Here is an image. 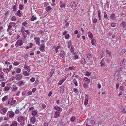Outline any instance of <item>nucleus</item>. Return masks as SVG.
<instances>
[{
  "instance_id": "48",
  "label": "nucleus",
  "mask_w": 126,
  "mask_h": 126,
  "mask_svg": "<svg viewBox=\"0 0 126 126\" xmlns=\"http://www.w3.org/2000/svg\"><path fill=\"white\" fill-rule=\"evenodd\" d=\"M19 63L17 62H14L13 65L15 66H16L19 64Z\"/></svg>"
},
{
  "instance_id": "33",
  "label": "nucleus",
  "mask_w": 126,
  "mask_h": 126,
  "mask_svg": "<svg viewBox=\"0 0 126 126\" xmlns=\"http://www.w3.org/2000/svg\"><path fill=\"white\" fill-rule=\"evenodd\" d=\"M61 47L60 46H58L55 49V52L57 53L59 51V50H58V49L60 48Z\"/></svg>"
},
{
  "instance_id": "32",
  "label": "nucleus",
  "mask_w": 126,
  "mask_h": 126,
  "mask_svg": "<svg viewBox=\"0 0 126 126\" xmlns=\"http://www.w3.org/2000/svg\"><path fill=\"white\" fill-rule=\"evenodd\" d=\"M28 24V23L26 22V21H25L22 23V25L25 27H27Z\"/></svg>"
},
{
  "instance_id": "6",
  "label": "nucleus",
  "mask_w": 126,
  "mask_h": 126,
  "mask_svg": "<svg viewBox=\"0 0 126 126\" xmlns=\"http://www.w3.org/2000/svg\"><path fill=\"white\" fill-rule=\"evenodd\" d=\"M40 38L39 37H34V39L36 45H39L40 43Z\"/></svg>"
},
{
  "instance_id": "38",
  "label": "nucleus",
  "mask_w": 126,
  "mask_h": 126,
  "mask_svg": "<svg viewBox=\"0 0 126 126\" xmlns=\"http://www.w3.org/2000/svg\"><path fill=\"white\" fill-rule=\"evenodd\" d=\"M65 80V79H62L58 83V84L60 85H61Z\"/></svg>"
},
{
  "instance_id": "4",
  "label": "nucleus",
  "mask_w": 126,
  "mask_h": 126,
  "mask_svg": "<svg viewBox=\"0 0 126 126\" xmlns=\"http://www.w3.org/2000/svg\"><path fill=\"white\" fill-rule=\"evenodd\" d=\"M16 25V23H15L13 22H11L9 23L7 25V26L8 27L7 30H9L12 27H14V26Z\"/></svg>"
},
{
  "instance_id": "39",
  "label": "nucleus",
  "mask_w": 126,
  "mask_h": 126,
  "mask_svg": "<svg viewBox=\"0 0 126 126\" xmlns=\"http://www.w3.org/2000/svg\"><path fill=\"white\" fill-rule=\"evenodd\" d=\"M89 83H84L83 84V86L85 88H88V84Z\"/></svg>"
},
{
  "instance_id": "62",
  "label": "nucleus",
  "mask_w": 126,
  "mask_h": 126,
  "mask_svg": "<svg viewBox=\"0 0 126 126\" xmlns=\"http://www.w3.org/2000/svg\"><path fill=\"white\" fill-rule=\"evenodd\" d=\"M78 56L77 55H74L73 57V58L74 60H76V59H78Z\"/></svg>"
},
{
  "instance_id": "3",
  "label": "nucleus",
  "mask_w": 126,
  "mask_h": 126,
  "mask_svg": "<svg viewBox=\"0 0 126 126\" xmlns=\"http://www.w3.org/2000/svg\"><path fill=\"white\" fill-rule=\"evenodd\" d=\"M23 44V41L22 40H18L15 44V46L16 47H18L19 46H20Z\"/></svg>"
},
{
  "instance_id": "37",
  "label": "nucleus",
  "mask_w": 126,
  "mask_h": 126,
  "mask_svg": "<svg viewBox=\"0 0 126 126\" xmlns=\"http://www.w3.org/2000/svg\"><path fill=\"white\" fill-rule=\"evenodd\" d=\"M86 56L88 59L92 57L91 54L89 53H86Z\"/></svg>"
},
{
  "instance_id": "55",
  "label": "nucleus",
  "mask_w": 126,
  "mask_h": 126,
  "mask_svg": "<svg viewBox=\"0 0 126 126\" xmlns=\"http://www.w3.org/2000/svg\"><path fill=\"white\" fill-rule=\"evenodd\" d=\"M116 23H111V26L112 27H114L116 26Z\"/></svg>"
},
{
  "instance_id": "35",
  "label": "nucleus",
  "mask_w": 126,
  "mask_h": 126,
  "mask_svg": "<svg viewBox=\"0 0 126 126\" xmlns=\"http://www.w3.org/2000/svg\"><path fill=\"white\" fill-rule=\"evenodd\" d=\"M76 117L74 116L72 117L70 119V120L71 122H73L75 121L76 120Z\"/></svg>"
},
{
  "instance_id": "10",
  "label": "nucleus",
  "mask_w": 126,
  "mask_h": 126,
  "mask_svg": "<svg viewBox=\"0 0 126 126\" xmlns=\"http://www.w3.org/2000/svg\"><path fill=\"white\" fill-rule=\"evenodd\" d=\"M61 112L56 111L54 113V117L55 118H57L60 116V113Z\"/></svg>"
},
{
  "instance_id": "49",
  "label": "nucleus",
  "mask_w": 126,
  "mask_h": 126,
  "mask_svg": "<svg viewBox=\"0 0 126 126\" xmlns=\"http://www.w3.org/2000/svg\"><path fill=\"white\" fill-rule=\"evenodd\" d=\"M16 5H15L13 6H12V8L14 11H15L16 10Z\"/></svg>"
},
{
  "instance_id": "7",
  "label": "nucleus",
  "mask_w": 126,
  "mask_h": 126,
  "mask_svg": "<svg viewBox=\"0 0 126 126\" xmlns=\"http://www.w3.org/2000/svg\"><path fill=\"white\" fill-rule=\"evenodd\" d=\"M7 111L6 109L5 108H4L0 110V113L2 115H4L7 112Z\"/></svg>"
},
{
  "instance_id": "60",
  "label": "nucleus",
  "mask_w": 126,
  "mask_h": 126,
  "mask_svg": "<svg viewBox=\"0 0 126 126\" xmlns=\"http://www.w3.org/2000/svg\"><path fill=\"white\" fill-rule=\"evenodd\" d=\"M4 78V76L2 74H0V79H3Z\"/></svg>"
},
{
  "instance_id": "9",
  "label": "nucleus",
  "mask_w": 126,
  "mask_h": 126,
  "mask_svg": "<svg viewBox=\"0 0 126 126\" xmlns=\"http://www.w3.org/2000/svg\"><path fill=\"white\" fill-rule=\"evenodd\" d=\"M119 76L118 72H115L114 76L115 80H117L119 78Z\"/></svg>"
},
{
  "instance_id": "54",
  "label": "nucleus",
  "mask_w": 126,
  "mask_h": 126,
  "mask_svg": "<svg viewBox=\"0 0 126 126\" xmlns=\"http://www.w3.org/2000/svg\"><path fill=\"white\" fill-rule=\"evenodd\" d=\"M126 49H123L122 50L121 53L123 55L126 51Z\"/></svg>"
},
{
  "instance_id": "57",
  "label": "nucleus",
  "mask_w": 126,
  "mask_h": 126,
  "mask_svg": "<svg viewBox=\"0 0 126 126\" xmlns=\"http://www.w3.org/2000/svg\"><path fill=\"white\" fill-rule=\"evenodd\" d=\"M23 5L21 4H20L19 5V9L20 10H22V7H23Z\"/></svg>"
},
{
  "instance_id": "8",
  "label": "nucleus",
  "mask_w": 126,
  "mask_h": 126,
  "mask_svg": "<svg viewBox=\"0 0 126 126\" xmlns=\"http://www.w3.org/2000/svg\"><path fill=\"white\" fill-rule=\"evenodd\" d=\"M22 77V75L20 74H18L16 76L15 78L16 80H20Z\"/></svg>"
},
{
  "instance_id": "25",
  "label": "nucleus",
  "mask_w": 126,
  "mask_h": 126,
  "mask_svg": "<svg viewBox=\"0 0 126 126\" xmlns=\"http://www.w3.org/2000/svg\"><path fill=\"white\" fill-rule=\"evenodd\" d=\"M92 44V45H94L96 43V41L95 39H93L91 40Z\"/></svg>"
},
{
  "instance_id": "58",
  "label": "nucleus",
  "mask_w": 126,
  "mask_h": 126,
  "mask_svg": "<svg viewBox=\"0 0 126 126\" xmlns=\"http://www.w3.org/2000/svg\"><path fill=\"white\" fill-rule=\"evenodd\" d=\"M124 89V88L123 86H120L119 87V90H123Z\"/></svg>"
},
{
  "instance_id": "23",
  "label": "nucleus",
  "mask_w": 126,
  "mask_h": 126,
  "mask_svg": "<svg viewBox=\"0 0 126 126\" xmlns=\"http://www.w3.org/2000/svg\"><path fill=\"white\" fill-rule=\"evenodd\" d=\"M24 68L27 70L28 72H29L30 70V68L29 66L25 65Z\"/></svg>"
},
{
  "instance_id": "13",
  "label": "nucleus",
  "mask_w": 126,
  "mask_h": 126,
  "mask_svg": "<svg viewBox=\"0 0 126 126\" xmlns=\"http://www.w3.org/2000/svg\"><path fill=\"white\" fill-rule=\"evenodd\" d=\"M54 109L57 110V111L61 112L62 111V109L60 107L57 106H55L54 108Z\"/></svg>"
},
{
  "instance_id": "1",
  "label": "nucleus",
  "mask_w": 126,
  "mask_h": 126,
  "mask_svg": "<svg viewBox=\"0 0 126 126\" xmlns=\"http://www.w3.org/2000/svg\"><path fill=\"white\" fill-rule=\"evenodd\" d=\"M34 109L33 107H31L29 109V111L32 113V116H35L37 114L38 111L36 110H34Z\"/></svg>"
},
{
  "instance_id": "19",
  "label": "nucleus",
  "mask_w": 126,
  "mask_h": 126,
  "mask_svg": "<svg viewBox=\"0 0 126 126\" xmlns=\"http://www.w3.org/2000/svg\"><path fill=\"white\" fill-rule=\"evenodd\" d=\"M16 16H19V17H21V14L20 13V11L18 10L17 11L16 13L15 14Z\"/></svg>"
},
{
  "instance_id": "15",
  "label": "nucleus",
  "mask_w": 126,
  "mask_h": 126,
  "mask_svg": "<svg viewBox=\"0 0 126 126\" xmlns=\"http://www.w3.org/2000/svg\"><path fill=\"white\" fill-rule=\"evenodd\" d=\"M120 26L122 27L124 29H126V23L125 22H123L120 24Z\"/></svg>"
},
{
  "instance_id": "56",
  "label": "nucleus",
  "mask_w": 126,
  "mask_h": 126,
  "mask_svg": "<svg viewBox=\"0 0 126 126\" xmlns=\"http://www.w3.org/2000/svg\"><path fill=\"white\" fill-rule=\"evenodd\" d=\"M75 69V68L74 66H72L69 67L68 68V70H74Z\"/></svg>"
},
{
  "instance_id": "40",
  "label": "nucleus",
  "mask_w": 126,
  "mask_h": 126,
  "mask_svg": "<svg viewBox=\"0 0 126 126\" xmlns=\"http://www.w3.org/2000/svg\"><path fill=\"white\" fill-rule=\"evenodd\" d=\"M54 69H51L50 74V77H51L52 75H53L54 72Z\"/></svg>"
},
{
  "instance_id": "31",
  "label": "nucleus",
  "mask_w": 126,
  "mask_h": 126,
  "mask_svg": "<svg viewBox=\"0 0 126 126\" xmlns=\"http://www.w3.org/2000/svg\"><path fill=\"white\" fill-rule=\"evenodd\" d=\"M91 73L90 72H86L85 73V75L89 77L91 75Z\"/></svg>"
},
{
  "instance_id": "42",
  "label": "nucleus",
  "mask_w": 126,
  "mask_h": 126,
  "mask_svg": "<svg viewBox=\"0 0 126 126\" xmlns=\"http://www.w3.org/2000/svg\"><path fill=\"white\" fill-rule=\"evenodd\" d=\"M22 34L23 35L24 37V39H25L27 36V34L25 32H21Z\"/></svg>"
},
{
  "instance_id": "28",
  "label": "nucleus",
  "mask_w": 126,
  "mask_h": 126,
  "mask_svg": "<svg viewBox=\"0 0 126 126\" xmlns=\"http://www.w3.org/2000/svg\"><path fill=\"white\" fill-rule=\"evenodd\" d=\"M115 16V14H111L110 16V18L111 19L114 20Z\"/></svg>"
},
{
  "instance_id": "53",
  "label": "nucleus",
  "mask_w": 126,
  "mask_h": 126,
  "mask_svg": "<svg viewBox=\"0 0 126 126\" xmlns=\"http://www.w3.org/2000/svg\"><path fill=\"white\" fill-rule=\"evenodd\" d=\"M8 68L6 69L4 68L3 70V71L6 73H8Z\"/></svg>"
},
{
  "instance_id": "64",
  "label": "nucleus",
  "mask_w": 126,
  "mask_h": 126,
  "mask_svg": "<svg viewBox=\"0 0 126 126\" xmlns=\"http://www.w3.org/2000/svg\"><path fill=\"white\" fill-rule=\"evenodd\" d=\"M122 112L125 114H126V109L125 108H124L122 110Z\"/></svg>"
},
{
  "instance_id": "61",
  "label": "nucleus",
  "mask_w": 126,
  "mask_h": 126,
  "mask_svg": "<svg viewBox=\"0 0 126 126\" xmlns=\"http://www.w3.org/2000/svg\"><path fill=\"white\" fill-rule=\"evenodd\" d=\"M3 120L4 121H8L9 118L7 117H3Z\"/></svg>"
},
{
  "instance_id": "11",
  "label": "nucleus",
  "mask_w": 126,
  "mask_h": 126,
  "mask_svg": "<svg viewBox=\"0 0 126 126\" xmlns=\"http://www.w3.org/2000/svg\"><path fill=\"white\" fill-rule=\"evenodd\" d=\"M31 122L33 124H34L36 121V118L35 117H32L30 119Z\"/></svg>"
},
{
  "instance_id": "41",
  "label": "nucleus",
  "mask_w": 126,
  "mask_h": 126,
  "mask_svg": "<svg viewBox=\"0 0 126 126\" xmlns=\"http://www.w3.org/2000/svg\"><path fill=\"white\" fill-rule=\"evenodd\" d=\"M62 2H60V7L61 8H63V7H64L65 6V5L64 3L63 4H62Z\"/></svg>"
},
{
  "instance_id": "36",
  "label": "nucleus",
  "mask_w": 126,
  "mask_h": 126,
  "mask_svg": "<svg viewBox=\"0 0 126 126\" xmlns=\"http://www.w3.org/2000/svg\"><path fill=\"white\" fill-rule=\"evenodd\" d=\"M73 83H74L75 85L76 86H77L78 85V83L77 82V80L75 79H73Z\"/></svg>"
},
{
  "instance_id": "50",
  "label": "nucleus",
  "mask_w": 126,
  "mask_h": 126,
  "mask_svg": "<svg viewBox=\"0 0 126 126\" xmlns=\"http://www.w3.org/2000/svg\"><path fill=\"white\" fill-rule=\"evenodd\" d=\"M25 28L23 26H22L21 28V32H24L25 31Z\"/></svg>"
},
{
  "instance_id": "52",
  "label": "nucleus",
  "mask_w": 126,
  "mask_h": 126,
  "mask_svg": "<svg viewBox=\"0 0 126 126\" xmlns=\"http://www.w3.org/2000/svg\"><path fill=\"white\" fill-rule=\"evenodd\" d=\"M70 38V36L68 34H67L65 36V38L66 39H68Z\"/></svg>"
},
{
  "instance_id": "14",
  "label": "nucleus",
  "mask_w": 126,
  "mask_h": 126,
  "mask_svg": "<svg viewBox=\"0 0 126 126\" xmlns=\"http://www.w3.org/2000/svg\"><path fill=\"white\" fill-rule=\"evenodd\" d=\"M65 52L63 51H62L60 52V55L61 57L63 58L65 55Z\"/></svg>"
},
{
  "instance_id": "29",
  "label": "nucleus",
  "mask_w": 126,
  "mask_h": 126,
  "mask_svg": "<svg viewBox=\"0 0 126 126\" xmlns=\"http://www.w3.org/2000/svg\"><path fill=\"white\" fill-rule=\"evenodd\" d=\"M17 123L16 121H14L10 125V126H17Z\"/></svg>"
},
{
  "instance_id": "30",
  "label": "nucleus",
  "mask_w": 126,
  "mask_h": 126,
  "mask_svg": "<svg viewBox=\"0 0 126 126\" xmlns=\"http://www.w3.org/2000/svg\"><path fill=\"white\" fill-rule=\"evenodd\" d=\"M14 115L15 114L13 112H11L9 114V116L10 118H12L14 116Z\"/></svg>"
},
{
  "instance_id": "22",
  "label": "nucleus",
  "mask_w": 126,
  "mask_h": 126,
  "mask_svg": "<svg viewBox=\"0 0 126 126\" xmlns=\"http://www.w3.org/2000/svg\"><path fill=\"white\" fill-rule=\"evenodd\" d=\"M8 98V96L7 95L3 97L2 99V101L4 102Z\"/></svg>"
},
{
  "instance_id": "26",
  "label": "nucleus",
  "mask_w": 126,
  "mask_h": 126,
  "mask_svg": "<svg viewBox=\"0 0 126 126\" xmlns=\"http://www.w3.org/2000/svg\"><path fill=\"white\" fill-rule=\"evenodd\" d=\"M81 63L82 64L84 65L85 64L86 62L84 58H82L81 59Z\"/></svg>"
},
{
  "instance_id": "20",
  "label": "nucleus",
  "mask_w": 126,
  "mask_h": 126,
  "mask_svg": "<svg viewBox=\"0 0 126 126\" xmlns=\"http://www.w3.org/2000/svg\"><path fill=\"white\" fill-rule=\"evenodd\" d=\"M18 87L15 86L13 85L12 91L13 92H16L17 90Z\"/></svg>"
},
{
  "instance_id": "46",
  "label": "nucleus",
  "mask_w": 126,
  "mask_h": 126,
  "mask_svg": "<svg viewBox=\"0 0 126 126\" xmlns=\"http://www.w3.org/2000/svg\"><path fill=\"white\" fill-rule=\"evenodd\" d=\"M4 89V90L7 92L9 90L10 88L9 87L7 86L5 87Z\"/></svg>"
},
{
  "instance_id": "27",
  "label": "nucleus",
  "mask_w": 126,
  "mask_h": 126,
  "mask_svg": "<svg viewBox=\"0 0 126 126\" xmlns=\"http://www.w3.org/2000/svg\"><path fill=\"white\" fill-rule=\"evenodd\" d=\"M22 74L25 76H27L29 75V73L26 71H23Z\"/></svg>"
},
{
  "instance_id": "12",
  "label": "nucleus",
  "mask_w": 126,
  "mask_h": 126,
  "mask_svg": "<svg viewBox=\"0 0 126 126\" xmlns=\"http://www.w3.org/2000/svg\"><path fill=\"white\" fill-rule=\"evenodd\" d=\"M25 83V81H23L22 80H20L18 82V86H21L23 85Z\"/></svg>"
},
{
  "instance_id": "17",
  "label": "nucleus",
  "mask_w": 126,
  "mask_h": 126,
  "mask_svg": "<svg viewBox=\"0 0 126 126\" xmlns=\"http://www.w3.org/2000/svg\"><path fill=\"white\" fill-rule=\"evenodd\" d=\"M70 5L71 7L73 8L76 6V5L75 2L73 1L71 3Z\"/></svg>"
},
{
  "instance_id": "43",
  "label": "nucleus",
  "mask_w": 126,
  "mask_h": 126,
  "mask_svg": "<svg viewBox=\"0 0 126 126\" xmlns=\"http://www.w3.org/2000/svg\"><path fill=\"white\" fill-rule=\"evenodd\" d=\"M88 102V99L87 98H86L84 102V104L85 105H87Z\"/></svg>"
},
{
  "instance_id": "51",
  "label": "nucleus",
  "mask_w": 126,
  "mask_h": 126,
  "mask_svg": "<svg viewBox=\"0 0 126 126\" xmlns=\"http://www.w3.org/2000/svg\"><path fill=\"white\" fill-rule=\"evenodd\" d=\"M21 71V69L19 68H17L16 70V72L18 73H20Z\"/></svg>"
},
{
  "instance_id": "47",
  "label": "nucleus",
  "mask_w": 126,
  "mask_h": 126,
  "mask_svg": "<svg viewBox=\"0 0 126 126\" xmlns=\"http://www.w3.org/2000/svg\"><path fill=\"white\" fill-rule=\"evenodd\" d=\"M16 20V17L14 16H12L11 18V20L12 21H15Z\"/></svg>"
},
{
  "instance_id": "59",
  "label": "nucleus",
  "mask_w": 126,
  "mask_h": 126,
  "mask_svg": "<svg viewBox=\"0 0 126 126\" xmlns=\"http://www.w3.org/2000/svg\"><path fill=\"white\" fill-rule=\"evenodd\" d=\"M15 113L16 114H18L19 113V110L18 109H16L15 111Z\"/></svg>"
},
{
  "instance_id": "45",
  "label": "nucleus",
  "mask_w": 126,
  "mask_h": 126,
  "mask_svg": "<svg viewBox=\"0 0 126 126\" xmlns=\"http://www.w3.org/2000/svg\"><path fill=\"white\" fill-rule=\"evenodd\" d=\"M36 19V18L33 16L31 19V20L32 21H33L35 20Z\"/></svg>"
},
{
  "instance_id": "5",
  "label": "nucleus",
  "mask_w": 126,
  "mask_h": 126,
  "mask_svg": "<svg viewBox=\"0 0 126 126\" xmlns=\"http://www.w3.org/2000/svg\"><path fill=\"white\" fill-rule=\"evenodd\" d=\"M17 120L19 123H23L25 121V117L22 116H20L17 118Z\"/></svg>"
},
{
  "instance_id": "16",
  "label": "nucleus",
  "mask_w": 126,
  "mask_h": 126,
  "mask_svg": "<svg viewBox=\"0 0 126 126\" xmlns=\"http://www.w3.org/2000/svg\"><path fill=\"white\" fill-rule=\"evenodd\" d=\"M83 81L85 82L89 83L90 82V79H88L87 77H84L83 79Z\"/></svg>"
},
{
  "instance_id": "24",
  "label": "nucleus",
  "mask_w": 126,
  "mask_h": 126,
  "mask_svg": "<svg viewBox=\"0 0 126 126\" xmlns=\"http://www.w3.org/2000/svg\"><path fill=\"white\" fill-rule=\"evenodd\" d=\"M28 45L27 46L26 48L27 49H29L30 48H31L33 46V44L32 43H30L28 44Z\"/></svg>"
},
{
  "instance_id": "34",
  "label": "nucleus",
  "mask_w": 126,
  "mask_h": 126,
  "mask_svg": "<svg viewBox=\"0 0 126 126\" xmlns=\"http://www.w3.org/2000/svg\"><path fill=\"white\" fill-rule=\"evenodd\" d=\"M64 89V87L63 86H62L60 89V92L61 93H62L63 92Z\"/></svg>"
},
{
  "instance_id": "21",
  "label": "nucleus",
  "mask_w": 126,
  "mask_h": 126,
  "mask_svg": "<svg viewBox=\"0 0 126 126\" xmlns=\"http://www.w3.org/2000/svg\"><path fill=\"white\" fill-rule=\"evenodd\" d=\"M88 34L89 38L92 39L93 37V35L90 31H89L88 32Z\"/></svg>"
},
{
  "instance_id": "18",
  "label": "nucleus",
  "mask_w": 126,
  "mask_h": 126,
  "mask_svg": "<svg viewBox=\"0 0 126 126\" xmlns=\"http://www.w3.org/2000/svg\"><path fill=\"white\" fill-rule=\"evenodd\" d=\"M45 49V47L44 45V44H42L40 48V50L42 51H43Z\"/></svg>"
},
{
  "instance_id": "63",
  "label": "nucleus",
  "mask_w": 126,
  "mask_h": 126,
  "mask_svg": "<svg viewBox=\"0 0 126 126\" xmlns=\"http://www.w3.org/2000/svg\"><path fill=\"white\" fill-rule=\"evenodd\" d=\"M5 85V83L4 82H1V86L2 87H4Z\"/></svg>"
},
{
  "instance_id": "44",
  "label": "nucleus",
  "mask_w": 126,
  "mask_h": 126,
  "mask_svg": "<svg viewBox=\"0 0 126 126\" xmlns=\"http://www.w3.org/2000/svg\"><path fill=\"white\" fill-rule=\"evenodd\" d=\"M47 12L50 11L51 9V7L50 6H48L46 8Z\"/></svg>"
},
{
  "instance_id": "2",
  "label": "nucleus",
  "mask_w": 126,
  "mask_h": 126,
  "mask_svg": "<svg viewBox=\"0 0 126 126\" xmlns=\"http://www.w3.org/2000/svg\"><path fill=\"white\" fill-rule=\"evenodd\" d=\"M16 100H14V98H11L8 99V104L13 105L16 103Z\"/></svg>"
}]
</instances>
